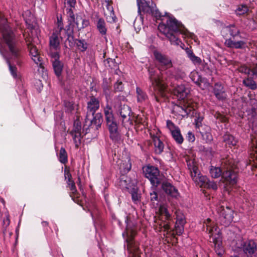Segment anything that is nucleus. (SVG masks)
<instances>
[{"label": "nucleus", "mask_w": 257, "mask_h": 257, "mask_svg": "<svg viewBox=\"0 0 257 257\" xmlns=\"http://www.w3.org/2000/svg\"><path fill=\"white\" fill-rule=\"evenodd\" d=\"M2 35V43L5 44L17 64L21 66L23 63V56L22 49L18 43L13 31L7 25H4L0 28Z\"/></svg>", "instance_id": "obj_1"}, {"label": "nucleus", "mask_w": 257, "mask_h": 257, "mask_svg": "<svg viewBox=\"0 0 257 257\" xmlns=\"http://www.w3.org/2000/svg\"><path fill=\"white\" fill-rule=\"evenodd\" d=\"M149 79L151 83V95L158 103H161L166 97L168 85L162 76L153 67L148 68Z\"/></svg>", "instance_id": "obj_2"}, {"label": "nucleus", "mask_w": 257, "mask_h": 257, "mask_svg": "<svg viewBox=\"0 0 257 257\" xmlns=\"http://www.w3.org/2000/svg\"><path fill=\"white\" fill-rule=\"evenodd\" d=\"M222 36L225 38V45L229 48L236 49H245L246 43L242 40L235 41V38H241L239 28L234 24H231L222 28L221 31Z\"/></svg>", "instance_id": "obj_3"}, {"label": "nucleus", "mask_w": 257, "mask_h": 257, "mask_svg": "<svg viewBox=\"0 0 257 257\" xmlns=\"http://www.w3.org/2000/svg\"><path fill=\"white\" fill-rule=\"evenodd\" d=\"M221 165L224 169L222 174V178L226 185L233 186L237 182L238 174L235 170L236 165L235 161L231 157L228 156L223 158L221 161Z\"/></svg>", "instance_id": "obj_4"}, {"label": "nucleus", "mask_w": 257, "mask_h": 257, "mask_svg": "<svg viewBox=\"0 0 257 257\" xmlns=\"http://www.w3.org/2000/svg\"><path fill=\"white\" fill-rule=\"evenodd\" d=\"M106 127L109 132L110 139L113 142H117L121 139V131L119 122L114 115L105 117Z\"/></svg>", "instance_id": "obj_5"}, {"label": "nucleus", "mask_w": 257, "mask_h": 257, "mask_svg": "<svg viewBox=\"0 0 257 257\" xmlns=\"http://www.w3.org/2000/svg\"><path fill=\"white\" fill-rule=\"evenodd\" d=\"M165 16L167 19V26H168L169 32H172L178 38V33L185 36H188L190 34L184 26L175 18L169 16L167 13H165Z\"/></svg>", "instance_id": "obj_6"}, {"label": "nucleus", "mask_w": 257, "mask_h": 257, "mask_svg": "<svg viewBox=\"0 0 257 257\" xmlns=\"http://www.w3.org/2000/svg\"><path fill=\"white\" fill-rule=\"evenodd\" d=\"M85 120L83 129L84 135L96 131L101 127L103 120V115L102 113L98 112L90 117V120Z\"/></svg>", "instance_id": "obj_7"}, {"label": "nucleus", "mask_w": 257, "mask_h": 257, "mask_svg": "<svg viewBox=\"0 0 257 257\" xmlns=\"http://www.w3.org/2000/svg\"><path fill=\"white\" fill-rule=\"evenodd\" d=\"M145 177L148 179L153 187L157 188L161 183L160 171L158 167L148 165L142 168Z\"/></svg>", "instance_id": "obj_8"}, {"label": "nucleus", "mask_w": 257, "mask_h": 257, "mask_svg": "<svg viewBox=\"0 0 257 257\" xmlns=\"http://www.w3.org/2000/svg\"><path fill=\"white\" fill-rule=\"evenodd\" d=\"M159 212L160 219L158 224L160 228L164 229V231H168L171 228V223L173 222L171 215L165 205H160Z\"/></svg>", "instance_id": "obj_9"}, {"label": "nucleus", "mask_w": 257, "mask_h": 257, "mask_svg": "<svg viewBox=\"0 0 257 257\" xmlns=\"http://www.w3.org/2000/svg\"><path fill=\"white\" fill-rule=\"evenodd\" d=\"M116 114L120 117L121 125L126 127L127 124H133V121L131 120L130 114L132 113L131 108L126 104H119L114 105Z\"/></svg>", "instance_id": "obj_10"}, {"label": "nucleus", "mask_w": 257, "mask_h": 257, "mask_svg": "<svg viewBox=\"0 0 257 257\" xmlns=\"http://www.w3.org/2000/svg\"><path fill=\"white\" fill-rule=\"evenodd\" d=\"M217 211L219 215L220 223L225 226H228L233 221L234 211L228 206H219Z\"/></svg>", "instance_id": "obj_11"}, {"label": "nucleus", "mask_w": 257, "mask_h": 257, "mask_svg": "<svg viewBox=\"0 0 257 257\" xmlns=\"http://www.w3.org/2000/svg\"><path fill=\"white\" fill-rule=\"evenodd\" d=\"M153 55L156 61V64L160 71H163L172 67L171 59L167 55L155 50Z\"/></svg>", "instance_id": "obj_12"}, {"label": "nucleus", "mask_w": 257, "mask_h": 257, "mask_svg": "<svg viewBox=\"0 0 257 257\" xmlns=\"http://www.w3.org/2000/svg\"><path fill=\"white\" fill-rule=\"evenodd\" d=\"M135 232L131 231L130 235H127L126 239V247L128 252V257H141V252L138 243L134 240Z\"/></svg>", "instance_id": "obj_13"}, {"label": "nucleus", "mask_w": 257, "mask_h": 257, "mask_svg": "<svg viewBox=\"0 0 257 257\" xmlns=\"http://www.w3.org/2000/svg\"><path fill=\"white\" fill-rule=\"evenodd\" d=\"M238 248L246 254L247 257H252V255L257 251V244L252 239L242 240Z\"/></svg>", "instance_id": "obj_14"}, {"label": "nucleus", "mask_w": 257, "mask_h": 257, "mask_svg": "<svg viewBox=\"0 0 257 257\" xmlns=\"http://www.w3.org/2000/svg\"><path fill=\"white\" fill-rule=\"evenodd\" d=\"M158 29L161 33L166 36V37L170 41L172 45L176 46L180 45L181 47L183 48V47L181 45H182L183 46H184V44L177 36L173 34L172 32H169L168 26H167V21L165 24L160 23L158 26Z\"/></svg>", "instance_id": "obj_15"}, {"label": "nucleus", "mask_w": 257, "mask_h": 257, "mask_svg": "<svg viewBox=\"0 0 257 257\" xmlns=\"http://www.w3.org/2000/svg\"><path fill=\"white\" fill-rule=\"evenodd\" d=\"M99 100L95 96H91L87 102L86 120H90V117L96 114L99 108Z\"/></svg>", "instance_id": "obj_16"}, {"label": "nucleus", "mask_w": 257, "mask_h": 257, "mask_svg": "<svg viewBox=\"0 0 257 257\" xmlns=\"http://www.w3.org/2000/svg\"><path fill=\"white\" fill-rule=\"evenodd\" d=\"M50 56L55 74L57 77H59L61 75L64 66L63 63L60 60V54L57 52H51Z\"/></svg>", "instance_id": "obj_17"}, {"label": "nucleus", "mask_w": 257, "mask_h": 257, "mask_svg": "<svg viewBox=\"0 0 257 257\" xmlns=\"http://www.w3.org/2000/svg\"><path fill=\"white\" fill-rule=\"evenodd\" d=\"M212 93L217 100L224 101L227 98V94L223 84L220 82L215 83L212 86Z\"/></svg>", "instance_id": "obj_18"}, {"label": "nucleus", "mask_w": 257, "mask_h": 257, "mask_svg": "<svg viewBox=\"0 0 257 257\" xmlns=\"http://www.w3.org/2000/svg\"><path fill=\"white\" fill-rule=\"evenodd\" d=\"M189 90L187 88L184 84L178 85L172 90V94L176 95L178 99L183 101L185 103V98L188 95Z\"/></svg>", "instance_id": "obj_19"}, {"label": "nucleus", "mask_w": 257, "mask_h": 257, "mask_svg": "<svg viewBox=\"0 0 257 257\" xmlns=\"http://www.w3.org/2000/svg\"><path fill=\"white\" fill-rule=\"evenodd\" d=\"M137 5L138 7V13L142 16V13L144 14L149 15L152 13V8L154 3H152L151 5H150V2L146 0H137Z\"/></svg>", "instance_id": "obj_20"}, {"label": "nucleus", "mask_w": 257, "mask_h": 257, "mask_svg": "<svg viewBox=\"0 0 257 257\" xmlns=\"http://www.w3.org/2000/svg\"><path fill=\"white\" fill-rule=\"evenodd\" d=\"M67 188H68L71 191L69 192V196L72 200L79 205L83 206L82 201L79 199L80 194L77 190L75 183H71L67 185Z\"/></svg>", "instance_id": "obj_21"}, {"label": "nucleus", "mask_w": 257, "mask_h": 257, "mask_svg": "<svg viewBox=\"0 0 257 257\" xmlns=\"http://www.w3.org/2000/svg\"><path fill=\"white\" fill-rule=\"evenodd\" d=\"M161 188L166 194L172 197L176 198L179 195L177 189L167 181L162 183Z\"/></svg>", "instance_id": "obj_22"}, {"label": "nucleus", "mask_w": 257, "mask_h": 257, "mask_svg": "<svg viewBox=\"0 0 257 257\" xmlns=\"http://www.w3.org/2000/svg\"><path fill=\"white\" fill-rule=\"evenodd\" d=\"M222 142L224 143L226 148H230L235 147L238 143L237 139L228 132L225 133L222 136Z\"/></svg>", "instance_id": "obj_23"}, {"label": "nucleus", "mask_w": 257, "mask_h": 257, "mask_svg": "<svg viewBox=\"0 0 257 257\" xmlns=\"http://www.w3.org/2000/svg\"><path fill=\"white\" fill-rule=\"evenodd\" d=\"M107 12H104V15L107 22L112 23L115 22L116 17L114 15L112 2L108 1L105 6Z\"/></svg>", "instance_id": "obj_24"}, {"label": "nucleus", "mask_w": 257, "mask_h": 257, "mask_svg": "<svg viewBox=\"0 0 257 257\" xmlns=\"http://www.w3.org/2000/svg\"><path fill=\"white\" fill-rule=\"evenodd\" d=\"M61 39L65 38L68 37H70L74 35V26L71 23L69 22L67 25L63 28L62 33H59Z\"/></svg>", "instance_id": "obj_25"}, {"label": "nucleus", "mask_w": 257, "mask_h": 257, "mask_svg": "<svg viewBox=\"0 0 257 257\" xmlns=\"http://www.w3.org/2000/svg\"><path fill=\"white\" fill-rule=\"evenodd\" d=\"M59 35H60L59 33L56 31L53 32L49 38L50 46L55 50H57L60 47Z\"/></svg>", "instance_id": "obj_26"}, {"label": "nucleus", "mask_w": 257, "mask_h": 257, "mask_svg": "<svg viewBox=\"0 0 257 257\" xmlns=\"http://www.w3.org/2000/svg\"><path fill=\"white\" fill-rule=\"evenodd\" d=\"M132 168V162L130 157L126 160H122L119 165V171L121 175L127 173Z\"/></svg>", "instance_id": "obj_27"}, {"label": "nucleus", "mask_w": 257, "mask_h": 257, "mask_svg": "<svg viewBox=\"0 0 257 257\" xmlns=\"http://www.w3.org/2000/svg\"><path fill=\"white\" fill-rule=\"evenodd\" d=\"M188 169L190 171V175L193 180H196V176L200 175V172L198 167L195 164L193 161L187 162Z\"/></svg>", "instance_id": "obj_28"}, {"label": "nucleus", "mask_w": 257, "mask_h": 257, "mask_svg": "<svg viewBox=\"0 0 257 257\" xmlns=\"http://www.w3.org/2000/svg\"><path fill=\"white\" fill-rule=\"evenodd\" d=\"M135 123L136 128L137 130H140L145 129L147 127L148 124V123L146 121V118L140 115H138L136 117Z\"/></svg>", "instance_id": "obj_29"}, {"label": "nucleus", "mask_w": 257, "mask_h": 257, "mask_svg": "<svg viewBox=\"0 0 257 257\" xmlns=\"http://www.w3.org/2000/svg\"><path fill=\"white\" fill-rule=\"evenodd\" d=\"M0 54L3 56L4 58H5L6 60V62L9 66V71L10 72L11 74L14 78H17L18 77L17 72L18 70L17 67L14 65H12L9 58H8L6 55L3 53L2 50L0 49Z\"/></svg>", "instance_id": "obj_30"}, {"label": "nucleus", "mask_w": 257, "mask_h": 257, "mask_svg": "<svg viewBox=\"0 0 257 257\" xmlns=\"http://www.w3.org/2000/svg\"><path fill=\"white\" fill-rule=\"evenodd\" d=\"M153 142L155 146V152L157 155H160L164 150V145L159 138L155 137L153 138Z\"/></svg>", "instance_id": "obj_31"}, {"label": "nucleus", "mask_w": 257, "mask_h": 257, "mask_svg": "<svg viewBox=\"0 0 257 257\" xmlns=\"http://www.w3.org/2000/svg\"><path fill=\"white\" fill-rule=\"evenodd\" d=\"M96 27L102 36L105 35L107 32L106 23L103 18H98L96 23Z\"/></svg>", "instance_id": "obj_32"}, {"label": "nucleus", "mask_w": 257, "mask_h": 257, "mask_svg": "<svg viewBox=\"0 0 257 257\" xmlns=\"http://www.w3.org/2000/svg\"><path fill=\"white\" fill-rule=\"evenodd\" d=\"M75 46L80 52H84L87 50L88 44L85 39H76Z\"/></svg>", "instance_id": "obj_33"}, {"label": "nucleus", "mask_w": 257, "mask_h": 257, "mask_svg": "<svg viewBox=\"0 0 257 257\" xmlns=\"http://www.w3.org/2000/svg\"><path fill=\"white\" fill-rule=\"evenodd\" d=\"M171 135L176 143L178 145H181L184 141V138L181 134L179 128H176L172 131Z\"/></svg>", "instance_id": "obj_34"}, {"label": "nucleus", "mask_w": 257, "mask_h": 257, "mask_svg": "<svg viewBox=\"0 0 257 257\" xmlns=\"http://www.w3.org/2000/svg\"><path fill=\"white\" fill-rule=\"evenodd\" d=\"M57 157L61 163L65 165L68 163V154L64 148H61L59 152L57 154Z\"/></svg>", "instance_id": "obj_35"}, {"label": "nucleus", "mask_w": 257, "mask_h": 257, "mask_svg": "<svg viewBox=\"0 0 257 257\" xmlns=\"http://www.w3.org/2000/svg\"><path fill=\"white\" fill-rule=\"evenodd\" d=\"M223 171L219 167L211 166L209 169V173L212 178H218L221 176Z\"/></svg>", "instance_id": "obj_36"}, {"label": "nucleus", "mask_w": 257, "mask_h": 257, "mask_svg": "<svg viewBox=\"0 0 257 257\" xmlns=\"http://www.w3.org/2000/svg\"><path fill=\"white\" fill-rule=\"evenodd\" d=\"M136 93L137 101L138 102L142 103L148 99V96L146 92L143 90L141 88L137 87Z\"/></svg>", "instance_id": "obj_37"}, {"label": "nucleus", "mask_w": 257, "mask_h": 257, "mask_svg": "<svg viewBox=\"0 0 257 257\" xmlns=\"http://www.w3.org/2000/svg\"><path fill=\"white\" fill-rule=\"evenodd\" d=\"M75 24L77 26L78 29L81 30L87 27L89 25V22L88 20L82 19L81 17L77 16L76 18V22Z\"/></svg>", "instance_id": "obj_38"}, {"label": "nucleus", "mask_w": 257, "mask_h": 257, "mask_svg": "<svg viewBox=\"0 0 257 257\" xmlns=\"http://www.w3.org/2000/svg\"><path fill=\"white\" fill-rule=\"evenodd\" d=\"M63 105L66 113H72L74 110L75 106H78V105H76L73 101L67 100L64 101Z\"/></svg>", "instance_id": "obj_39"}, {"label": "nucleus", "mask_w": 257, "mask_h": 257, "mask_svg": "<svg viewBox=\"0 0 257 257\" xmlns=\"http://www.w3.org/2000/svg\"><path fill=\"white\" fill-rule=\"evenodd\" d=\"M178 107L180 108L182 112H184V114L182 115H191V112L194 111L195 110L194 108L189 104L185 103L183 106L178 105ZM194 114V112H192V115Z\"/></svg>", "instance_id": "obj_40"}, {"label": "nucleus", "mask_w": 257, "mask_h": 257, "mask_svg": "<svg viewBox=\"0 0 257 257\" xmlns=\"http://www.w3.org/2000/svg\"><path fill=\"white\" fill-rule=\"evenodd\" d=\"M150 15L156 18L157 20H160L162 21L164 20V18L165 16L163 15L156 8V4H154L153 7L152 8V13L149 14Z\"/></svg>", "instance_id": "obj_41"}, {"label": "nucleus", "mask_w": 257, "mask_h": 257, "mask_svg": "<svg viewBox=\"0 0 257 257\" xmlns=\"http://www.w3.org/2000/svg\"><path fill=\"white\" fill-rule=\"evenodd\" d=\"M188 57L195 64H200L201 63V59L195 55L193 51L190 50L189 48H187L186 50Z\"/></svg>", "instance_id": "obj_42"}, {"label": "nucleus", "mask_w": 257, "mask_h": 257, "mask_svg": "<svg viewBox=\"0 0 257 257\" xmlns=\"http://www.w3.org/2000/svg\"><path fill=\"white\" fill-rule=\"evenodd\" d=\"M184 231V226L182 225H175L174 229L171 230V228L167 232H172V235L175 237V235H181Z\"/></svg>", "instance_id": "obj_43"}, {"label": "nucleus", "mask_w": 257, "mask_h": 257, "mask_svg": "<svg viewBox=\"0 0 257 257\" xmlns=\"http://www.w3.org/2000/svg\"><path fill=\"white\" fill-rule=\"evenodd\" d=\"M196 178V180H193V181L200 187H204L208 179L206 176H203L201 173L200 175L197 176Z\"/></svg>", "instance_id": "obj_44"}, {"label": "nucleus", "mask_w": 257, "mask_h": 257, "mask_svg": "<svg viewBox=\"0 0 257 257\" xmlns=\"http://www.w3.org/2000/svg\"><path fill=\"white\" fill-rule=\"evenodd\" d=\"M70 135L73 137L75 148L78 149L81 143V139L83 137V136L82 135L81 133H73V134Z\"/></svg>", "instance_id": "obj_45"}, {"label": "nucleus", "mask_w": 257, "mask_h": 257, "mask_svg": "<svg viewBox=\"0 0 257 257\" xmlns=\"http://www.w3.org/2000/svg\"><path fill=\"white\" fill-rule=\"evenodd\" d=\"M131 180L129 178L124 175H122L119 179V185L122 188H128Z\"/></svg>", "instance_id": "obj_46"}, {"label": "nucleus", "mask_w": 257, "mask_h": 257, "mask_svg": "<svg viewBox=\"0 0 257 257\" xmlns=\"http://www.w3.org/2000/svg\"><path fill=\"white\" fill-rule=\"evenodd\" d=\"M66 40L64 42V47L66 48H68L67 43L68 44V46L70 48L72 49L75 46V40L76 38H74V35L70 37L65 38Z\"/></svg>", "instance_id": "obj_47"}, {"label": "nucleus", "mask_w": 257, "mask_h": 257, "mask_svg": "<svg viewBox=\"0 0 257 257\" xmlns=\"http://www.w3.org/2000/svg\"><path fill=\"white\" fill-rule=\"evenodd\" d=\"M209 85L208 80L205 78L201 76L199 79L197 85L199 86L201 89L204 90L207 88Z\"/></svg>", "instance_id": "obj_48"}, {"label": "nucleus", "mask_w": 257, "mask_h": 257, "mask_svg": "<svg viewBox=\"0 0 257 257\" xmlns=\"http://www.w3.org/2000/svg\"><path fill=\"white\" fill-rule=\"evenodd\" d=\"M27 47L32 58L39 54L38 50L35 45L33 44L28 43L27 44Z\"/></svg>", "instance_id": "obj_49"}, {"label": "nucleus", "mask_w": 257, "mask_h": 257, "mask_svg": "<svg viewBox=\"0 0 257 257\" xmlns=\"http://www.w3.org/2000/svg\"><path fill=\"white\" fill-rule=\"evenodd\" d=\"M248 10V8L246 5H241L238 6L235 11V14L238 16L243 15L247 13Z\"/></svg>", "instance_id": "obj_50"}, {"label": "nucleus", "mask_w": 257, "mask_h": 257, "mask_svg": "<svg viewBox=\"0 0 257 257\" xmlns=\"http://www.w3.org/2000/svg\"><path fill=\"white\" fill-rule=\"evenodd\" d=\"M214 117L219 120V122L222 123L226 122L228 121L227 118L223 114H221L218 111L215 112L213 114Z\"/></svg>", "instance_id": "obj_51"}, {"label": "nucleus", "mask_w": 257, "mask_h": 257, "mask_svg": "<svg viewBox=\"0 0 257 257\" xmlns=\"http://www.w3.org/2000/svg\"><path fill=\"white\" fill-rule=\"evenodd\" d=\"M104 65L106 67H108L111 69L114 68L117 66V63L115 59L107 58L104 61Z\"/></svg>", "instance_id": "obj_52"}, {"label": "nucleus", "mask_w": 257, "mask_h": 257, "mask_svg": "<svg viewBox=\"0 0 257 257\" xmlns=\"http://www.w3.org/2000/svg\"><path fill=\"white\" fill-rule=\"evenodd\" d=\"M243 84L252 90L255 89L257 87L255 82L251 79H247L246 80H244Z\"/></svg>", "instance_id": "obj_53"}, {"label": "nucleus", "mask_w": 257, "mask_h": 257, "mask_svg": "<svg viewBox=\"0 0 257 257\" xmlns=\"http://www.w3.org/2000/svg\"><path fill=\"white\" fill-rule=\"evenodd\" d=\"M113 89L115 92L122 91L124 89V86L122 81L117 80L113 85Z\"/></svg>", "instance_id": "obj_54"}, {"label": "nucleus", "mask_w": 257, "mask_h": 257, "mask_svg": "<svg viewBox=\"0 0 257 257\" xmlns=\"http://www.w3.org/2000/svg\"><path fill=\"white\" fill-rule=\"evenodd\" d=\"M104 118L114 115L111 106L107 104L103 109Z\"/></svg>", "instance_id": "obj_55"}, {"label": "nucleus", "mask_w": 257, "mask_h": 257, "mask_svg": "<svg viewBox=\"0 0 257 257\" xmlns=\"http://www.w3.org/2000/svg\"><path fill=\"white\" fill-rule=\"evenodd\" d=\"M81 125L79 121H74L73 129L70 132V134H73V133H81Z\"/></svg>", "instance_id": "obj_56"}, {"label": "nucleus", "mask_w": 257, "mask_h": 257, "mask_svg": "<svg viewBox=\"0 0 257 257\" xmlns=\"http://www.w3.org/2000/svg\"><path fill=\"white\" fill-rule=\"evenodd\" d=\"M102 86L104 93L106 95H108L109 94V91L111 89V86L108 84L106 79L103 80Z\"/></svg>", "instance_id": "obj_57"}, {"label": "nucleus", "mask_w": 257, "mask_h": 257, "mask_svg": "<svg viewBox=\"0 0 257 257\" xmlns=\"http://www.w3.org/2000/svg\"><path fill=\"white\" fill-rule=\"evenodd\" d=\"M238 71L241 73H244L247 74L248 76L251 75L250 73V66L247 67L245 65H242L240 66L238 68Z\"/></svg>", "instance_id": "obj_58"}, {"label": "nucleus", "mask_w": 257, "mask_h": 257, "mask_svg": "<svg viewBox=\"0 0 257 257\" xmlns=\"http://www.w3.org/2000/svg\"><path fill=\"white\" fill-rule=\"evenodd\" d=\"M204 188L207 189H212L214 190H216L217 189L218 186L216 182L213 181H210L208 179Z\"/></svg>", "instance_id": "obj_59"}, {"label": "nucleus", "mask_w": 257, "mask_h": 257, "mask_svg": "<svg viewBox=\"0 0 257 257\" xmlns=\"http://www.w3.org/2000/svg\"><path fill=\"white\" fill-rule=\"evenodd\" d=\"M32 60L34 61V62L39 65V67L41 68H44L43 63L42 61V58L40 57L39 54L36 56H35L32 58Z\"/></svg>", "instance_id": "obj_60"}, {"label": "nucleus", "mask_w": 257, "mask_h": 257, "mask_svg": "<svg viewBox=\"0 0 257 257\" xmlns=\"http://www.w3.org/2000/svg\"><path fill=\"white\" fill-rule=\"evenodd\" d=\"M201 76L197 72H192L190 75V77L192 81L196 85L198 83L199 79H200Z\"/></svg>", "instance_id": "obj_61"}, {"label": "nucleus", "mask_w": 257, "mask_h": 257, "mask_svg": "<svg viewBox=\"0 0 257 257\" xmlns=\"http://www.w3.org/2000/svg\"><path fill=\"white\" fill-rule=\"evenodd\" d=\"M157 188L154 187L153 191L150 193V200L152 202L155 203V201H158V195L156 191Z\"/></svg>", "instance_id": "obj_62"}, {"label": "nucleus", "mask_w": 257, "mask_h": 257, "mask_svg": "<svg viewBox=\"0 0 257 257\" xmlns=\"http://www.w3.org/2000/svg\"><path fill=\"white\" fill-rule=\"evenodd\" d=\"M201 136L203 140H205L207 143L211 142L213 140V137L210 133L206 132L205 133H201Z\"/></svg>", "instance_id": "obj_63"}, {"label": "nucleus", "mask_w": 257, "mask_h": 257, "mask_svg": "<svg viewBox=\"0 0 257 257\" xmlns=\"http://www.w3.org/2000/svg\"><path fill=\"white\" fill-rule=\"evenodd\" d=\"M5 218L3 219V227L5 230H6L7 228L9 226L10 224V215L8 213H6Z\"/></svg>", "instance_id": "obj_64"}]
</instances>
